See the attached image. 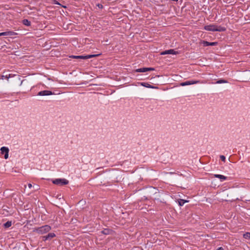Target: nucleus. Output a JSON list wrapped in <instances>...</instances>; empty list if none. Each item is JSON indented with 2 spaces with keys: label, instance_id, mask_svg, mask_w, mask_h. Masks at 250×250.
I'll use <instances>...</instances> for the list:
<instances>
[{
  "label": "nucleus",
  "instance_id": "nucleus-1",
  "mask_svg": "<svg viewBox=\"0 0 250 250\" xmlns=\"http://www.w3.org/2000/svg\"><path fill=\"white\" fill-rule=\"evenodd\" d=\"M204 29L205 30L209 31H218V32H223L226 30V28L225 27H222L221 26H218L215 24H210L208 25H205L204 27Z\"/></svg>",
  "mask_w": 250,
  "mask_h": 250
},
{
  "label": "nucleus",
  "instance_id": "nucleus-2",
  "mask_svg": "<svg viewBox=\"0 0 250 250\" xmlns=\"http://www.w3.org/2000/svg\"><path fill=\"white\" fill-rule=\"evenodd\" d=\"M51 229V227L48 225H45L36 228L34 231L39 234L42 235L48 232Z\"/></svg>",
  "mask_w": 250,
  "mask_h": 250
},
{
  "label": "nucleus",
  "instance_id": "nucleus-3",
  "mask_svg": "<svg viewBox=\"0 0 250 250\" xmlns=\"http://www.w3.org/2000/svg\"><path fill=\"white\" fill-rule=\"evenodd\" d=\"M52 183L57 185L63 186L67 185L69 181L64 178H58L52 180Z\"/></svg>",
  "mask_w": 250,
  "mask_h": 250
},
{
  "label": "nucleus",
  "instance_id": "nucleus-4",
  "mask_svg": "<svg viewBox=\"0 0 250 250\" xmlns=\"http://www.w3.org/2000/svg\"><path fill=\"white\" fill-rule=\"evenodd\" d=\"M0 213L4 216H8L13 214L12 210L8 207L4 206L0 210Z\"/></svg>",
  "mask_w": 250,
  "mask_h": 250
},
{
  "label": "nucleus",
  "instance_id": "nucleus-5",
  "mask_svg": "<svg viewBox=\"0 0 250 250\" xmlns=\"http://www.w3.org/2000/svg\"><path fill=\"white\" fill-rule=\"evenodd\" d=\"M101 54L100 53V54H98L88 55H85V56H73V55H72L70 57L72 58H75V59H90V58H92L93 57L99 56L100 55H101Z\"/></svg>",
  "mask_w": 250,
  "mask_h": 250
},
{
  "label": "nucleus",
  "instance_id": "nucleus-6",
  "mask_svg": "<svg viewBox=\"0 0 250 250\" xmlns=\"http://www.w3.org/2000/svg\"><path fill=\"white\" fill-rule=\"evenodd\" d=\"M197 83H205L203 81H196V80H190V81H187L183 83H180L181 86H186L191 84H197Z\"/></svg>",
  "mask_w": 250,
  "mask_h": 250
},
{
  "label": "nucleus",
  "instance_id": "nucleus-7",
  "mask_svg": "<svg viewBox=\"0 0 250 250\" xmlns=\"http://www.w3.org/2000/svg\"><path fill=\"white\" fill-rule=\"evenodd\" d=\"M0 153L4 154V158L5 159H7L9 156V148L6 146H2L0 149Z\"/></svg>",
  "mask_w": 250,
  "mask_h": 250
},
{
  "label": "nucleus",
  "instance_id": "nucleus-8",
  "mask_svg": "<svg viewBox=\"0 0 250 250\" xmlns=\"http://www.w3.org/2000/svg\"><path fill=\"white\" fill-rule=\"evenodd\" d=\"M56 234L54 232H50L48 233L47 235L42 236V240L43 241L50 240L51 239L56 237Z\"/></svg>",
  "mask_w": 250,
  "mask_h": 250
},
{
  "label": "nucleus",
  "instance_id": "nucleus-9",
  "mask_svg": "<svg viewBox=\"0 0 250 250\" xmlns=\"http://www.w3.org/2000/svg\"><path fill=\"white\" fill-rule=\"evenodd\" d=\"M154 69H155L152 67H143L136 69L135 72L140 73L146 72L147 71H153Z\"/></svg>",
  "mask_w": 250,
  "mask_h": 250
},
{
  "label": "nucleus",
  "instance_id": "nucleus-10",
  "mask_svg": "<svg viewBox=\"0 0 250 250\" xmlns=\"http://www.w3.org/2000/svg\"><path fill=\"white\" fill-rule=\"evenodd\" d=\"M53 93L52 91L49 90H43L41 91L37 94L38 96H49L52 95Z\"/></svg>",
  "mask_w": 250,
  "mask_h": 250
},
{
  "label": "nucleus",
  "instance_id": "nucleus-11",
  "mask_svg": "<svg viewBox=\"0 0 250 250\" xmlns=\"http://www.w3.org/2000/svg\"><path fill=\"white\" fill-rule=\"evenodd\" d=\"M177 54V52L175 51L174 49H172L165 50L161 53V55H167V54L176 55Z\"/></svg>",
  "mask_w": 250,
  "mask_h": 250
},
{
  "label": "nucleus",
  "instance_id": "nucleus-12",
  "mask_svg": "<svg viewBox=\"0 0 250 250\" xmlns=\"http://www.w3.org/2000/svg\"><path fill=\"white\" fill-rule=\"evenodd\" d=\"M17 35V33L13 31H6L4 32L0 33V36H13Z\"/></svg>",
  "mask_w": 250,
  "mask_h": 250
},
{
  "label": "nucleus",
  "instance_id": "nucleus-13",
  "mask_svg": "<svg viewBox=\"0 0 250 250\" xmlns=\"http://www.w3.org/2000/svg\"><path fill=\"white\" fill-rule=\"evenodd\" d=\"M201 43L204 46H215L217 44V42H208L206 41H202Z\"/></svg>",
  "mask_w": 250,
  "mask_h": 250
},
{
  "label": "nucleus",
  "instance_id": "nucleus-14",
  "mask_svg": "<svg viewBox=\"0 0 250 250\" xmlns=\"http://www.w3.org/2000/svg\"><path fill=\"white\" fill-rule=\"evenodd\" d=\"M213 176L214 177L219 179L220 182H223L228 179V177L221 174H215Z\"/></svg>",
  "mask_w": 250,
  "mask_h": 250
},
{
  "label": "nucleus",
  "instance_id": "nucleus-15",
  "mask_svg": "<svg viewBox=\"0 0 250 250\" xmlns=\"http://www.w3.org/2000/svg\"><path fill=\"white\" fill-rule=\"evenodd\" d=\"M141 85L144 87H147V88H154V87L153 86H152L149 83H141Z\"/></svg>",
  "mask_w": 250,
  "mask_h": 250
},
{
  "label": "nucleus",
  "instance_id": "nucleus-16",
  "mask_svg": "<svg viewBox=\"0 0 250 250\" xmlns=\"http://www.w3.org/2000/svg\"><path fill=\"white\" fill-rule=\"evenodd\" d=\"M228 83V81L225 80L220 79V80H218L216 82H215L214 83H211L221 84V83Z\"/></svg>",
  "mask_w": 250,
  "mask_h": 250
},
{
  "label": "nucleus",
  "instance_id": "nucleus-17",
  "mask_svg": "<svg viewBox=\"0 0 250 250\" xmlns=\"http://www.w3.org/2000/svg\"><path fill=\"white\" fill-rule=\"evenodd\" d=\"M22 23L26 26H29L31 25V22L27 19H24L22 21Z\"/></svg>",
  "mask_w": 250,
  "mask_h": 250
},
{
  "label": "nucleus",
  "instance_id": "nucleus-18",
  "mask_svg": "<svg viewBox=\"0 0 250 250\" xmlns=\"http://www.w3.org/2000/svg\"><path fill=\"white\" fill-rule=\"evenodd\" d=\"M12 225V222L11 221H7L6 222V223H5L4 224H3V226L5 228H9L10 227H11Z\"/></svg>",
  "mask_w": 250,
  "mask_h": 250
},
{
  "label": "nucleus",
  "instance_id": "nucleus-19",
  "mask_svg": "<svg viewBox=\"0 0 250 250\" xmlns=\"http://www.w3.org/2000/svg\"><path fill=\"white\" fill-rule=\"evenodd\" d=\"M243 237L246 239H250V232H246L243 234Z\"/></svg>",
  "mask_w": 250,
  "mask_h": 250
},
{
  "label": "nucleus",
  "instance_id": "nucleus-20",
  "mask_svg": "<svg viewBox=\"0 0 250 250\" xmlns=\"http://www.w3.org/2000/svg\"><path fill=\"white\" fill-rule=\"evenodd\" d=\"M110 230L108 229H104L102 231V233L104 234L107 235L110 233Z\"/></svg>",
  "mask_w": 250,
  "mask_h": 250
},
{
  "label": "nucleus",
  "instance_id": "nucleus-21",
  "mask_svg": "<svg viewBox=\"0 0 250 250\" xmlns=\"http://www.w3.org/2000/svg\"><path fill=\"white\" fill-rule=\"evenodd\" d=\"M220 159L223 161L224 162H226V157L224 155H220Z\"/></svg>",
  "mask_w": 250,
  "mask_h": 250
},
{
  "label": "nucleus",
  "instance_id": "nucleus-22",
  "mask_svg": "<svg viewBox=\"0 0 250 250\" xmlns=\"http://www.w3.org/2000/svg\"><path fill=\"white\" fill-rule=\"evenodd\" d=\"M186 201H184L183 200H181L179 202V205L182 206L184 205Z\"/></svg>",
  "mask_w": 250,
  "mask_h": 250
},
{
  "label": "nucleus",
  "instance_id": "nucleus-23",
  "mask_svg": "<svg viewBox=\"0 0 250 250\" xmlns=\"http://www.w3.org/2000/svg\"><path fill=\"white\" fill-rule=\"evenodd\" d=\"M15 75H13L12 74H10L8 75V76H6V79H8L10 78L13 77Z\"/></svg>",
  "mask_w": 250,
  "mask_h": 250
},
{
  "label": "nucleus",
  "instance_id": "nucleus-24",
  "mask_svg": "<svg viewBox=\"0 0 250 250\" xmlns=\"http://www.w3.org/2000/svg\"><path fill=\"white\" fill-rule=\"evenodd\" d=\"M54 3L55 4H57V5H61V4L57 1L56 0H55L54 2Z\"/></svg>",
  "mask_w": 250,
  "mask_h": 250
},
{
  "label": "nucleus",
  "instance_id": "nucleus-25",
  "mask_svg": "<svg viewBox=\"0 0 250 250\" xmlns=\"http://www.w3.org/2000/svg\"><path fill=\"white\" fill-rule=\"evenodd\" d=\"M28 188H32V184H30V183H29V184H28Z\"/></svg>",
  "mask_w": 250,
  "mask_h": 250
},
{
  "label": "nucleus",
  "instance_id": "nucleus-26",
  "mask_svg": "<svg viewBox=\"0 0 250 250\" xmlns=\"http://www.w3.org/2000/svg\"><path fill=\"white\" fill-rule=\"evenodd\" d=\"M217 250H224V249L222 247H219Z\"/></svg>",
  "mask_w": 250,
  "mask_h": 250
},
{
  "label": "nucleus",
  "instance_id": "nucleus-27",
  "mask_svg": "<svg viewBox=\"0 0 250 250\" xmlns=\"http://www.w3.org/2000/svg\"><path fill=\"white\" fill-rule=\"evenodd\" d=\"M98 6L99 7V8H102L103 7V5L102 4H98Z\"/></svg>",
  "mask_w": 250,
  "mask_h": 250
},
{
  "label": "nucleus",
  "instance_id": "nucleus-28",
  "mask_svg": "<svg viewBox=\"0 0 250 250\" xmlns=\"http://www.w3.org/2000/svg\"><path fill=\"white\" fill-rule=\"evenodd\" d=\"M6 76H8V75H6L5 76H2V79H6Z\"/></svg>",
  "mask_w": 250,
  "mask_h": 250
}]
</instances>
